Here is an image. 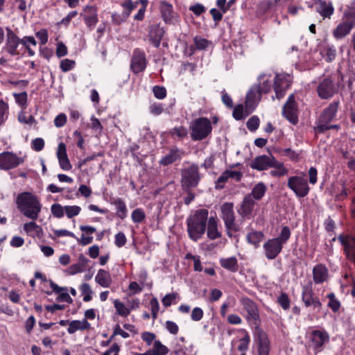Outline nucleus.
I'll return each mask as SVG.
<instances>
[{
    "label": "nucleus",
    "instance_id": "42",
    "mask_svg": "<svg viewBox=\"0 0 355 355\" xmlns=\"http://www.w3.org/2000/svg\"><path fill=\"white\" fill-rule=\"evenodd\" d=\"M80 211L81 208L79 206L73 205L64 207V213L69 218H71L78 215Z\"/></svg>",
    "mask_w": 355,
    "mask_h": 355
},
{
    "label": "nucleus",
    "instance_id": "23",
    "mask_svg": "<svg viewBox=\"0 0 355 355\" xmlns=\"http://www.w3.org/2000/svg\"><path fill=\"white\" fill-rule=\"evenodd\" d=\"M313 278L315 284H321L327 279L328 270L322 264L316 265L313 269Z\"/></svg>",
    "mask_w": 355,
    "mask_h": 355
},
{
    "label": "nucleus",
    "instance_id": "60",
    "mask_svg": "<svg viewBox=\"0 0 355 355\" xmlns=\"http://www.w3.org/2000/svg\"><path fill=\"white\" fill-rule=\"evenodd\" d=\"M194 43L198 49H205L208 46L209 41L206 39L195 37Z\"/></svg>",
    "mask_w": 355,
    "mask_h": 355
},
{
    "label": "nucleus",
    "instance_id": "15",
    "mask_svg": "<svg viewBox=\"0 0 355 355\" xmlns=\"http://www.w3.org/2000/svg\"><path fill=\"white\" fill-rule=\"evenodd\" d=\"M275 157L273 156L260 155L256 157L250 164V166L252 169L257 171H265L272 168V162Z\"/></svg>",
    "mask_w": 355,
    "mask_h": 355
},
{
    "label": "nucleus",
    "instance_id": "57",
    "mask_svg": "<svg viewBox=\"0 0 355 355\" xmlns=\"http://www.w3.org/2000/svg\"><path fill=\"white\" fill-rule=\"evenodd\" d=\"M203 317V311L199 307H196L193 309L191 318L194 321H199Z\"/></svg>",
    "mask_w": 355,
    "mask_h": 355
},
{
    "label": "nucleus",
    "instance_id": "64",
    "mask_svg": "<svg viewBox=\"0 0 355 355\" xmlns=\"http://www.w3.org/2000/svg\"><path fill=\"white\" fill-rule=\"evenodd\" d=\"M166 328L172 334H177L179 330L178 326L172 321H166Z\"/></svg>",
    "mask_w": 355,
    "mask_h": 355
},
{
    "label": "nucleus",
    "instance_id": "48",
    "mask_svg": "<svg viewBox=\"0 0 355 355\" xmlns=\"http://www.w3.org/2000/svg\"><path fill=\"white\" fill-rule=\"evenodd\" d=\"M131 216L135 223H139L145 218V213L141 209H136L132 212Z\"/></svg>",
    "mask_w": 355,
    "mask_h": 355
},
{
    "label": "nucleus",
    "instance_id": "13",
    "mask_svg": "<svg viewBox=\"0 0 355 355\" xmlns=\"http://www.w3.org/2000/svg\"><path fill=\"white\" fill-rule=\"evenodd\" d=\"M318 96L323 99L331 98L338 91L333 81L330 78H325L318 86Z\"/></svg>",
    "mask_w": 355,
    "mask_h": 355
},
{
    "label": "nucleus",
    "instance_id": "26",
    "mask_svg": "<svg viewBox=\"0 0 355 355\" xmlns=\"http://www.w3.org/2000/svg\"><path fill=\"white\" fill-rule=\"evenodd\" d=\"M207 234V236L211 240L221 237V234L218 230L217 219L214 217H210L208 219Z\"/></svg>",
    "mask_w": 355,
    "mask_h": 355
},
{
    "label": "nucleus",
    "instance_id": "52",
    "mask_svg": "<svg viewBox=\"0 0 355 355\" xmlns=\"http://www.w3.org/2000/svg\"><path fill=\"white\" fill-rule=\"evenodd\" d=\"M178 297V294L173 293L166 294L162 300L163 305L168 307L171 305L172 302L175 300Z\"/></svg>",
    "mask_w": 355,
    "mask_h": 355
},
{
    "label": "nucleus",
    "instance_id": "22",
    "mask_svg": "<svg viewBox=\"0 0 355 355\" xmlns=\"http://www.w3.org/2000/svg\"><path fill=\"white\" fill-rule=\"evenodd\" d=\"M255 205V200L248 194L245 196L239 211L241 216H248L252 212Z\"/></svg>",
    "mask_w": 355,
    "mask_h": 355
},
{
    "label": "nucleus",
    "instance_id": "19",
    "mask_svg": "<svg viewBox=\"0 0 355 355\" xmlns=\"http://www.w3.org/2000/svg\"><path fill=\"white\" fill-rule=\"evenodd\" d=\"M311 342L315 349H318L325 343L329 342V336L325 331L314 330L311 333Z\"/></svg>",
    "mask_w": 355,
    "mask_h": 355
},
{
    "label": "nucleus",
    "instance_id": "47",
    "mask_svg": "<svg viewBox=\"0 0 355 355\" xmlns=\"http://www.w3.org/2000/svg\"><path fill=\"white\" fill-rule=\"evenodd\" d=\"M246 125H247L248 129L250 131H252V132L255 131L259 128V119L257 116H253L250 117L248 120V121L246 123Z\"/></svg>",
    "mask_w": 355,
    "mask_h": 355
},
{
    "label": "nucleus",
    "instance_id": "16",
    "mask_svg": "<svg viewBox=\"0 0 355 355\" xmlns=\"http://www.w3.org/2000/svg\"><path fill=\"white\" fill-rule=\"evenodd\" d=\"M146 67V59L144 53L135 50L131 60V69L134 73H137L144 71Z\"/></svg>",
    "mask_w": 355,
    "mask_h": 355
},
{
    "label": "nucleus",
    "instance_id": "9",
    "mask_svg": "<svg viewBox=\"0 0 355 355\" xmlns=\"http://www.w3.org/2000/svg\"><path fill=\"white\" fill-rule=\"evenodd\" d=\"M24 162V159L19 157L12 152H3L0 154V168L10 170L16 168Z\"/></svg>",
    "mask_w": 355,
    "mask_h": 355
},
{
    "label": "nucleus",
    "instance_id": "63",
    "mask_svg": "<svg viewBox=\"0 0 355 355\" xmlns=\"http://www.w3.org/2000/svg\"><path fill=\"white\" fill-rule=\"evenodd\" d=\"M33 148L36 151H40L44 146V141L42 138H36L33 141Z\"/></svg>",
    "mask_w": 355,
    "mask_h": 355
},
{
    "label": "nucleus",
    "instance_id": "29",
    "mask_svg": "<svg viewBox=\"0 0 355 355\" xmlns=\"http://www.w3.org/2000/svg\"><path fill=\"white\" fill-rule=\"evenodd\" d=\"M89 327L90 324L87 322L86 319H83L82 321L73 320L69 322L67 331L69 334H72L75 333L77 330H85L89 329Z\"/></svg>",
    "mask_w": 355,
    "mask_h": 355
},
{
    "label": "nucleus",
    "instance_id": "37",
    "mask_svg": "<svg viewBox=\"0 0 355 355\" xmlns=\"http://www.w3.org/2000/svg\"><path fill=\"white\" fill-rule=\"evenodd\" d=\"M155 355H166L168 352V349L159 340H155L152 349Z\"/></svg>",
    "mask_w": 355,
    "mask_h": 355
},
{
    "label": "nucleus",
    "instance_id": "58",
    "mask_svg": "<svg viewBox=\"0 0 355 355\" xmlns=\"http://www.w3.org/2000/svg\"><path fill=\"white\" fill-rule=\"evenodd\" d=\"M126 237L123 232H119L115 236V244L119 248L123 246L126 243Z\"/></svg>",
    "mask_w": 355,
    "mask_h": 355
},
{
    "label": "nucleus",
    "instance_id": "2",
    "mask_svg": "<svg viewBox=\"0 0 355 355\" xmlns=\"http://www.w3.org/2000/svg\"><path fill=\"white\" fill-rule=\"evenodd\" d=\"M16 203L20 212L25 216L35 220L38 218L42 205L37 197L29 192H24L18 195Z\"/></svg>",
    "mask_w": 355,
    "mask_h": 355
},
{
    "label": "nucleus",
    "instance_id": "34",
    "mask_svg": "<svg viewBox=\"0 0 355 355\" xmlns=\"http://www.w3.org/2000/svg\"><path fill=\"white\" fill-rule=\"evenodd\" d=\"M269 342L263 333L259 335V355H268Z\"/></svg>",
    "mask_w": 355,
    "mask_h": 355
},
{
    "label": "nucleus",
    "instance_id": "7",
    "mask_svg": "<svg viewBox=\"0 0 355 355\" xmlns=\"http://www.w3.org/2000/svg\"><path fill=\"white\" fill-rule=\"evenodd\" d=\"M222 218L224 220L227 230L238 232L239 225L235 223V217L233 211V204L225 202L221 207Z\"/></svg>",
    "mask_w": 355,
    "mask_h": 355
},
{
    "label": "nucleus",
    "instance_id": "31",
    "mask_svg": "<svg viewBox=\"0 0 355 355\" xmlns=\"http://www.w3.org/2000/svg\"><path fill=\"white\" fill-rule=\"evenodd\" d=\"M220 263L223 268L232 272H236L239 268L237 259L234 257L223 258L220 260Z\"/></svg>",
    "mask_w": 355,
    "mask_h": 355
},
{
    "label": "nucleus",
    "instance_id": "38",
    "mask_svg": "<svg viewBox=\"0 0 355 355\" xmlns=\"http://www.w3.org/2000/svg\"><path fill=\"white\" fill-rule=\"evenodd\" d=\"M114 205L116 206L119 217L123 219L126 216L127 211L124 202L121 199H116L114 201Z\"/></svg>",
    "mask_w": 355,
    "mask_h": 355
},
{
    "label": "nucleus",
    "instance_id": "35",
    "mask_svg": "<svg viewBox=\"0 0 355 355\" xmlns=\"http://www.w3.org/2000/svg\"><path fill=\"white\" fill-rule=\"evenodd\" d=\"M272 168H274L273 170H271L270 174L274 177H280L286 173H287L288 170L284 167V164L282 162H279L274 159V162H272Z\"/></svg>",
    "mask_w": 355,
    "mask_h": 355
},
{
    "label": "nucleus",
    "instance_id": "43",
    "mask_svg": "<svg viewBox=\"0 0 355 355\" xmlns=\"http://www.w3.org/2000/svg\"><path fill=\"white\" fill-rule=\"evenodd\" d=\"M327 297L329 300L328 306L330 307L334 312H336L339 310L340 303L336 299V296L333 293L327 295Z\"/></svg>",
    "mask_w": 355,
    "mask_h": 355
},
{
    "label": "nucleus",
    "instance_id": "62",
    "mask_svg": "<svg viewBox=\"0 0 355 355\" xmlns=\"http://www.w3.org/2000/svg\"><path fill=\"white\" fill-rule=\"evenodd\" d=\"M67 54V46L62 43L59 42L57 46L56 49V55L58 58L63 57Z\"/></svg>",
    "mask_w": 355,
    "mask_h": 355
},
{
    "label": "nucleus",
    "instance_id": "56",
    "mask_svg": "<svg viewBox=\"0 0 355 355\" xmlns=\"http://www.w3.org/2000/svg\"><path fill=\"white\" fill-rule=\"evenodd\" d=\"M37 37L40 40V44L44 45L48 42V33L46 29H41L36 33Z\"/></svg>",
    "mask_w": 355,
    "mask_h": 355
},
{
    "label": "nucleus",
    "instance_id": "27",
    "mask_svg": "<svg viewBox=\"0 0 355 355\" xmlns=\"http://www.w3.org/2000/svg\"><path fill=\"white\" fill-rule=\"evenodd\" d=\"M124 10L122 12L121 15H119L115 12L112 14V17L113 20L116 24H120L121 21H124L130 15L132 10L134 9L135 6L130 1H128L123 4Z\"/></svg>",
    "mask_w": 355,
    "mask_h": 355
},
{
    "label": "nucleus",
    "instance_id": "32",
    "mask_svg": "<svg viewBox=\"0 0 355 355\" xmlns=\"http://www.w3.org/2000/svg\"><path fill=\"white\" fill-rule=\"evenodd\" d=\"M267 191V187L263 182H259L252 188V191L249 193L255 200H260L265 195Z\"/></svg>",
    "mask_w": 355,
    "mask_h": 355
},
{
    "label": "nucleus",
    "instance_id": "55",
    "mask_svg": "<svg viewBox=\"0 0 355 355\" xmlns=\"http://www.w3.org/2000/svg\"><path fill=\"white\" fill-rule=\"evenodd\" d=\"M57 157L58 160L60 159L66 158L67 157L66 146L64 143L61 142L58 144L57 150Z\"/></svg>",
    "mask_w": 355,
    "mask_h": 355
},
{
    "label": "nucleus",
    "instance_id": "6",
    "mask_svg": "<svg viewBox=\"0 0 355 355\" xmlns=\"http://www.w3.org/2000/svg\"><path fill=\"white\" fill-rule=\"evenodd\" d=\"M288 187L299 198H304L309 192L307 180L300 176H292L288 180Z\"/></svg>",
    "mask_w": 355,
    "mask_h": 355
},
{
    "label": "nucleus",
    "instance_id": "21",
    "mask_svg": "<svg viewBox=\"0 0 355 355\" xmlns=\"http://www.w3.org/2000/svg\"><path fill=\"white\" fill-rule=\"evenodd\" d=\"M339 105V101L332 102L329 106L324 110L320 116L321 123H329L336 116Z\"/></svg>",
    "mask_w": 355,
    "mask_h": 355
},
{
    "label": "nucleus",
    "instance_id": "53",
    "mask_svg": "<svg viewBox=\"0 0 355 355\" xmlns=\"http://www.w3.org/2000/svg\"><path fill=\"white\" fill-rule=\"evenodd\" d=\"M16 102L21 106H26L27 102V93L23 92L20 94H14Z\"/></svg>",
    "mask_w": 355,
    "mask_h": 355
},
{
    "label": "nucleus",
    "instance_id": "25",
    "mask_svg": "<svg viewBox=\"0 0 355 355\" xmlns=\"http://www.w3.org/2000/svg\"><path fill=\"white\" fill-rule=\"evenodd\" d=\"M334 8L330 2L319 0L318 5L316 8V11L323 18H330L334 13Z\"/></svg>",
    "mask_w": 355,
    "mask_h": 355
},
{
    "label": "nucleus",
    "instance_id": "14",
    "mask_svg": "<svg viewBox=\"0 0 355 355\" xmlns=\"http://www.w3.org/2000/svg\"><path fill=\"white\" fill-rule=\"evenodd\" d=\"M268 259H275L282 252L283 245L275 239H268L263 246Z\"/></svg>",
    "mask_w": 355,
    "mask_h": 355
},
{
    "label": "nucleus",
    "instance_id": "40",
    "mask_svg": "<svg viewBox=\"0 0 355 355\" xmlns=\"http://www.w3.org/2000/svg\"><path fill=\"white\" fill-rule=\"evenodd\" d=\"M291 236V231L290 229L287 226L283 227V228L281 230L280 235L275 238L278 241L280 242V243L283 245L284 243L287 242V241L289 239Z\"/></svg>",
    "mask_w": 355,
    "mask_h": 355
},
{
    "label": "nucleus",
    "instance_id": "18",
    "mask_svg": "<svg viewBox=\"0 0 355 355\" xmlns=\"http://www.w3.org/2000/svg\"><path fill=\"white\" fill-rule=\"evenodd\" d=\"M164 33V28L160 27L159 24L150 26L148 33L149 40L155 47L158 48L159 46Z\"/></svg>",
    "mask_w": 355,
    "mask_h": 355
},
{
    "label": "nucleus",
    "instance_id": "45",
    "mask_svg": "<svg viewBox=\"0 0 355 355\" xmlns=\"http://www.w3.org/2000/svg\"><path fill=\"white\" fill-rule=\"evenodd\" d=\"M171 133L173 137H178L180 139H183L187 136L188 132L187 128L183 126H180L173 128Z\"/></svg>",
    "mask_w": 355,
    "mask_h": 355
},
{
    "label": "nucleus",
    "instance_id": "24",
    "mask_svg": "<svg viewBox=\"0 0 355 355\" xmlns=\"http://www.w3.org/2000/svg\"><path fill=\"white\" fill-rule=\"evenodd\" d=\"M95 281L103 288L110 287L112 282L110 272L103 269L98 270L97 275L95 277Z\"/></svg>",
    "mask_w": 355,
    "mask_h": 355
},
{
    "label": "nucleus",
    "instance_id": "59",
    "mask_svg": "<svg viewBox=\"0 0 355 355\" xmlns=\"http://www.w3.org/2000/svg\"><path fill=\"white\" fill-rule=\"evenodd\" d=\"M233 116L236 120H241L243 118V107L242 105H236L233 110Z\"/></svg>",
    "mask_w": 355,
    "mask_h": 355
},
{
    "label": "nucleus",
    "instance_id": "46",
    "mask_svg": "<svg viewBox=\"0 0 355 355\" xmlns=\"http://www.w3.org/2000/svg\"><path fill=\"white\" fill-rule=\"evenodd\" d=\"M278 304L284 310H288L290 308V300L285 293H282L277 299Z\"/></svg>",
    "mask_w": 355,
    "mask_h": 355
},
{
    "label": "nucleus",
    "instance_id": "30",
    "mask_svg": "<svg viewBox=\"0 0 355 355\" xmlns=\"http://www.w3.org/2000/svg\"><path fill=\"white\" fill-rule=\"evenodd\" d=\"M182 153L178 149H172L168 154L164 156L159 161L160 164L169 165L181 158Z\"/></svg>",
    "mask_w": 355,
    "mask_h": 355
},
{
    "label": "nucleus",
    "instance_id": "36",
    "mask_svg": "<svg viewBox=\"0 0 355 355\" xmlns=\"http://www.w3.org/2000/svg\"><path fill=\"white\" fill-rule=\"evenodd\" d=\"M263 239V234L261 232H250L247 235V241L248 243L254 245L256 248H257L259 245V243Z\"/></svg>",
    "mask_w": 355,
    "mask_h": 355
},
{
    "label": "nucleus",
    "instance_id": "33",
    "mask_svg": "<svg viewBox=\"0 0 355 355\" xmlns=\"http://www.w3.org/2000/svg\"><path fill=\"white\" fill-rule=\"evenodd\" d=\"M159 10L164 21L166 23L170 22L173 18L172 6L166 1H162L161 2Z\"/></svg>",
    "mask_w": 355,
    "mask_h": 355
},
{
    "label": "nucleus",
    "instance_id": "61",
    "mask_svg": "<svg viewBox=\"0 0 355 355\" xmlns=\"http://www.w3.org/2000/svg\"><path fill=\"white\" fill-rule=\"evenodd\" d=\"M189 10L197 16H199L205 12V8L200 3H196L195 5L191 6L189 8Z\"/></svg>",
    "mask_w": 355,
    "mask_h": 355
},
{
    "label": "nucleus",
    "instance_id": "50",
    "mask_svg": "<svg viewBox=\"0 0 355 355\" xmlns=\"http://www.w3.org/2000/svg\"><path fill=\"white\" fill-rule=\"evenodd\" d=\"M85 270H86V268L78 262L77 263L71 265L67 269V273L73 275L83 272Z\"/></svg>",
    "mask_w": 355,
    "mask_h": 355
},
{
    "label": "nucleus",
    "instance_id": "1",
    "mask_svg": "<svg viewBox=\"0 0 355 355\" xmlns=\"http://www.w3.org/2000/svg\"><path fill=\"white\" fill-rule=\"evenodd\" d=\"M208 220V211L205 209L196 210L187 220V232L189 238L197 241L205 234Z\"/></svg>",
    "mask_w": 355,
    "mask_h": 355
},
{
    "label": "nucleus",
    "instance_id": "49",
    "mask_svg": "<svg viewBox=\"0 0 355 355\" xmlns=\"http://www.w3.org/2000/svg\"><path fill=\"white\" fill-rule=\"evenodd\" d=\"M75 64V61L69 59H64L60 62V69L63 72H67L71 70Z\"/></svg>",
    "mask_w": 355,
    "mask_h": 355
},
{
    "label": "nucleus",
    "instance_id": "54",
    "mask_svg": "<svg viewBox=\"0 0 355 355\" xmlns=\"http://www.w3.org/2000/svg\"><path fill=\"white\" fill-rule=\"evenodd\" d=\"M150 307H151V312H152V316L153 319L157 318V313L159 309V302L157 298L153 297L150 302Z\"/></svg>",
    "mask_w": 355,
    "mask_h": 355
},
{
    "label": "nucleus",
    "instance_id": "12",
    "mask_svg": "<svg viewBox=\"0 0 355 355\" xmlns=\"http://www.w3.org/2000/svg\"><path fill=\"white\" fill-rule=\"evenodd\" d=\"M241 303L243 306L248 315L246 318L249 321H253L255 324L259 321V314L257 304L248 297H242Z\"/></svg>",
    "mask_w": 355,
    "mask_h": 355
},
{
    "label": "nucleus",
    "instance_id": "5",
    "mask_svg": "<svg viewBox=\"0 0 355 355\" xmlns=\"http://www.w3.org/2000/svg\"><path fill=\"white\" fill-rule=\"evenodd\" d=\"M200 180V175L198 165L193 164L182 171V188L187 189L188 188L196 187Z\"/></svg>",
    "mask_w": 355,
    "mask_h": 355
},
{
    "label": "nucleus",
    "instance_id": "3",
    "mask_svg": "<svg viewBox=\"0 0 355 355\" xmlns=\"http://www.w3.org/2000/svg\"><path fill=\"white\" fill-rule=\"evenodd\" d=\"M190 128L191 130V137L193 141H200L206 138L211 132L210 121L205 117H200L193 121Z\"/></svg>",
    "mask_w": 355,
    "mask_h": 355
},
{
    "label": "nucleus",
    "instance_id": "51",
    "mask_svg": "<svg viewBox=\"0 0 355 355\" xmlns=\"http://www.w3.org/2000/svg\"><path fill=\"white\" fill-rule=\"evenodd\" d=\"M153 92L154 96L158 99H164L166 96V90L164 87L154 86Z\"/></svg>",
    "mask_w": 355,
    "mask_h": 355
},
{
    "label": "nucleus",
    "instance_id": "39",
    "mask_svg": "<svg viewBox=\"0 0 355 355\" xmlns=\"http://www.w3.org/2000/svg\"><path fill=\"white\" fill-rule=\"evenodd\" d=\"M114 307L116 309V311L119 315L125 317L128 315L130 313V311L129 309H128L122 302L119 301L118 300H116L114 302Z\"/></svg>",
    "mask_w": 355,
    "mask_h": 355
},
{
    "label": "nucleus",
    "instance_id": "41",
    "mask_svg": "<svg viewBox=\"0 0 355 355\" xmlns=\"http://www.w3.org/2000/svg\"><path fill=\"white\" fill-rule=\"evenodd\" d=\"M51 211L54 217L60 218L64 216V207L58 203H55L51 205Z\"/></svg>",
    "mask_w": 355,
    "mask_h": 355
},
{
    "label": "nucleus",
    "instance_id": "11",
    "mask_svg": "<svg viewBox=\"0 0 355 355\" xmlns=\"http://www.w3.org/2000/svg\"><path fill=\"white\" fill-rule=\"evenodd\" d=\"M312 288L309 286H304L302 288V299L306 307H311L313 309H317L320 311L322 304L317 297L313 296Z\"/></svg>",
    "mask_w": 355,
    "mask_h": 355
},
{
    "label": "nucleus",
    "instance_id": "10",
    "mask_svg": "<svg viewBox=\"0 0 355 355\" xmlns=\"http://www.w3.org/2000/svg\"><path fill=\"white\" fill-rule=\"evenodd\" d=\"M282 113L284 117L291 123L295 125L298 122V117L297 115V105L293 94H291L289 96L287 102L283 107Z\"/></svg>",
    "mask_w": 355,
    "mask_h": 355
},
{
    "label": "nucleus",
    "instance_id": "44",
    "mask_svg": "<svg viewBox=\"0 0 355 355\" xmlns=\"http://www.w3.org/2000/svg\"><path fill=\"white\" fill-rule=\"evenodd\" d=\"M89 10L91 11V15L85 16L84 19L87 25L92 28L97 22V15L93 8H91Z\"/></svg>",
    "mask_w": 355,
    "mask_h": 355
},
{
    "label": "nucleus",
    "instance_id": "8",
    "mask_svg": "<svg viewBox=\"0 0 355 355\" xmlns=\"http://www.w3.org/2000/svg\"><path fill=\"white\" fill-rule=\"evenodd\" d=\"M291 83L292 78L289 74L278 73L276 75L274 80V89L278 99L284 96L286 90L291 86Z\"/></svg>",
    "mask_w": 355,
    "mask_h": 355
},
{
    "label": "nucleus",
    "instance_id": "4",
    "mask_svg": "<svg viewBox=\"0 0 355 355\" xmlns=\"http://www.w3.org/2000/svg\"><path fill=\"white\" fill-rule=\"evenodd\" d=\"M355 26V11L345 12L343 21L340 23L333 31V35L337 40L347 36Z\"/></svg>",
    "mask_w": 355,
    "mask_h": 355
},
{
    "label": "nucleus",
    "instance_id": "20",
    "mask_svg": "<svg viewBox=\"0 0 355 355\" xmlns=\"http://www.w3.org/2000/svg\"><path fill=\"white\" fill-rule=\"evenodd\" d=\"M261 93L257 85L253 86L246 95L245 106L254 108L261 100Z\"/></svg>",
    "mask_w": 355,
    "mask_h": 355
},
{
    "label": "nucleus",
    "instance_id": "17",
    "mask_svg": "<svg viewBox=\"0 0 355 355\" xmlns=\"http://www.w3.org/2000/svg\"><path fill=\"white\" fill-rule=\"evenodd\" d=\"M21 43V39L10 29L7 28V39L5 46L6 51L12 55H18L17 50L19 44Z\"/></svg>",
    "mask_w": 355,
    "mask_h": 355
},
{
    "label": "nucleus",
    "instance_id": "28",
    "mask_svg": "<svg viewBox=\"0 0 355 355\" xmlns=\"http://www.w3.org/2000/svg\"><path fill=\"white\" fill-rule=\"evenodd\" d=\"M24 230L32 237L41 238L43 235L42 229L33 221L24 224Z\"/></svg>",
    "mask_w": 355,
    "mask_h": 355
}]
</instances>
